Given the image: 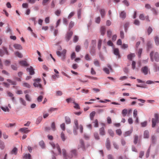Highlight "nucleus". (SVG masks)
Wrapping results in <instances>:
<instances>
[{
	"label": "nucleus",
	"instance_id": "e433bc0d",
	"mask_svg": "<svg viewBox=\"0 0 159 159\" xmlns=\"http://www.w3.org/2000/svg\"><path fill=\"white\" fill-rule=\"evenodd\" d=\"M74 22L72 21H71L69 24L68 29L70 30L74 26Z\"/></svg>",
	"mask_w": 159,
	"mask_h": 159
},
{
	"label": "nucleus",
	"instance_id": "338daca9",
	"mask_svg": "<svg viewBox=\"0 0 159 159\" xmlns=\"http://www.w3.org/2000/svg\"><path fill=\"white\" fill-rule=\"evenodd\" d=\"M112 34V31L110 30H108L107 31V37L110 38L111 35Z\"/></svg>",
	"mask_w": 159,
	"mask_h": 159
},
{
	"label": "nucleus",
	"instance_id": "f704fd0d",
	"mask_svg": "<svg viewBox=\"0 0 159 159\" xmlns=\"http://www.w3.org/2000/svg\"><path fill=\"white\" fill-rule=\"evenodd\" d=\"M95 114V112L94 111H93L91 112L90 114V118L91 120L93 119V117Z\"/></svg>",
	"mask_w": 159,
	"mask_h": 159
},
{
	"label": "nucleus",
	"instance_id": "cd10ccee",
	"mask_svg": "<svg viewBox=\"0 0 159 159\" xmlns=\"http://www.w3.org/2000/svg\"><path fill=\"white\" fill-rule=\"evenodd\" d=\"M14 54L16 56H17L19 58H21L23 57L22 55L18 51L15 52Z\"/></svg>",
	"mask_w": 159,
	"mask_h": 159
},
{
	"label": "nucleus",
	"instance_id": "2eb2a0df",
	"mask_svg": "<svg viewBox=\"0 0 159 159\" xmlns=\"http://www.w3.org/2000/svg\"><path fill=\"white\" fill-rule=\"evenodd\" d=\"M19 64L22 66H28L29 65L27 63V62L24 60H22L19 62Z\"/></svg>",
	"mask_w": 159,
	"mask_h": 159
},
{
	"label": "nucleus",
	"instance_id": "f03ea898",
	"mask_svg": "<svg viewBox=\"0 0 159 159\" xmlns=\"http://www.w3.org/2000/svg\"><path fill=\"white\" fill-rule=\"evenodd\" d=\"M49 144L51 146L52 148L54 149H56L58 152V153H56L55 154L54 151H52V152L54 154L57 155H60L61 154V151L60 147L59 145L57 143L55 144L52 142H49Z\"/></svg>",
	"mask_w": 159,
	"mask_h": 159
},
{
	"label": "nucleus",
	"instance_id": "0eeeda50",
	"mask_svg": "<svg viewBox=\"0 0 159 159\" xmlns=\"http://www.w3.org/2000/svg\"><path fill=\"white\" fill-rule=\"evenodd\" d=\"M5 54L8 55H9V53L7 48L3 47L2 49H0V56L2 57Z\"/></svg>",
	"mask_w": 159,
	"mask_h": 159
},
{
	"label": "nucleus",
	"instance_id": "f3484780",
	"mask_svg": "<svg viewBox=\"0 0 159 159\" xmlns=\"http://www.w3.org/2000/svg\"><path fill=\"white\" fill-rule=\"evenodd\" d=\"M106 146L107 148L109 150L110 149L111 146L110 144V142L109 138H107L106 141Z\"/></svg>",
	"mask_w": 159,
	"mask_h": 159
},
{
	"label": "nucleus",
	"instance_id": "13d9d810",
	"mask_svg": "<svg viewBox=\"0 0 159 159\" xmlns=\"http://www.w3.org/2000/svg\"><path fill=\"white\" fill-rule=\"evenodd\" d=\"M65 121L67 124H70V119L68 117H66Z\"/></svg>",
	"mask_w": 159,
	"mask_h": 159
},
{
	"label": "nucleus",
	"instance_id": "9b49d317",
	"mask_svg": "<svg viewBox=\"0 0 159 159\" xmlns=\"http://www.w3.org/2000/svg\"><path fill=\"white\" fill-rule=\"evenodd\" d=\"M19 131L22 133H27L30 131V130L28 129L27 128H22L19 129Z\"/></svg>",
	"mask_w": 159,
	"mask_h": 159
},
{
	"label": "nucleus",
	"instance_id": "a18cd8bd",
	"mask_svg": "<svg viewBox=\"0 0 159 159\" xmlns=\"http://www.w3.org/2000/svg\"><path fill=\"white\" fill-rule=\"evenodd\" d=\"M128 111L127 109H123L122 112V114L123 115V116L124 117H125L126 116V115L127 114V113Z\"/></svg>",
	"mask_w": 159,
	"mask_h": 159
},
{
	"label": "nucleus",
	"instance_id": "393cba45",
	"mask_svg": "<svg viewBox=\"0 0 159 159\" xmlns=\"http://www.w3.org/2000/svg\"><path fill=\"white\" fill-rule=\"evenodd\" d=\"M135 56V55L134 53H131L127 56V58L129 60L131 61L132 60V58Z\"/></svg>",
	"mask_w": 159,
	"mask_h": 159
},
{
	"label": "nucleus",
	"instance_id": "7ed1b4c3",
	"mask_svg": "<svg viewBox=\"0 0 159 159\" xmlns=\"http://www.w3.org/2000/svg\"><path fill=\"white\" fill-rule=\"evenodd\" d=\"M150 59L152 61H153L154 59L156 61H159V54L157 52H155L154 53L153 52H152L150 53Z\"/></svg>",
	"mask_w": 159,
	"mask_h": 159
},
{
	"label": "nucleus",
	"instance_id": "aec40b11",
	"mask_svg": "<svg viewBox=\"0 0 159 159\" xmlns=\"http://www.w3.org/2000/svg\"><path fill=\"white\" fill-rule=\"evenodd\" d=\"M17 153V149L16 148H14L13 149L10 151V154H14L16 155Z\"/></svg>",
	"mask_w": 159,
	"mask_h": 159
},
{
	"label": "nucleus",
	"instance_id": "9d476101",
	"mask_svg": "<svg viewBox=\"0 0 159 159\" xmlns=\"http://www.w3.org/2000/svg\"><path fill=\"white\" fill-rule=\"evenodd\" d=\"M113 49L114 54L116 56H117L118 58H120V56L119 54V49L117 48H113Z\"/></svg>",
	"mask_w": 159,
	"mask_h": 159
},
{
	"label": "nucleus",
	"instance_id": "6ab92c4d",
	"mask_svg": "<svg viewBox=\"0 0 159 159\" xmlns=\"http://www.w3.org/2000/svg\"><path fill=\"white\" fill-rule=\"evenodd\" d=\"M100 31L101 34L103 36L105 34L106 31L105 27L104 26H102L101 27L100 29Z\"/></svg>",
	"mask_w": 159,
	"mask_h": 159
},
{
	"label": "nucleus",
	"instance_id": "49530a36",
	"mask_svg": "<svg viewBox=\"0 0 159 159\" xmlns=\"http://www.w3.org/2000/svg\"><path fill=\"white\" fill-rule=\"evenodd\" d=\"M151 11H152L153 14L155 15H157L158 14V11L155 9L154 8H152L151 9Z\"/></svg>",
	"mask_w": 159,
	"mask_h": 159
},
{
	"label": "nucleus",
	"instance_id": "bf43d9fd",
	"mask_svg": "<svg viewBox=\"0 0 159 159\" xmlns=\"http://www.w3.org/2000/svg\"><path fill=\"white\" fill-rule=\"evenodd\" d=\"M94 65L97 66H99L100 64L99 63L98 61L97 60H95L94 61Z\"/></svg>",
	"mask_w": 159,
	"mask_h": 159
},
{
	"label": "nucleus",
	"instance_id": "e2e57ef3",
	"mask_svg": "<svg viewBox=\"0 0 159 159\" xmlns=\"http://www.w3.org/2000/svg\"><path fill=\"white\" fill-rule=\"evenodd\" d=\"M11 63L10 61L9 60H6L4 62L5 65L6 66H9Z\"/></svg>",
	"mask_w": 159,
	"mask_h": 159
},
{
	"label": "nucleus",
	"instance_id": "473e14b6",
	"mask_svg": "<svg viewBox=\"0 0 159 159\" xmlns=\"http://www.w3.org/2000/svg\"><path fill=\"white\" fill-rule=\"evenodd\" d=\"M34 86L35 87H38L39 88H42V85L41 84H39V82H35L33 84Z\"/></svg>",
	"mask_w": 159,
	"mask_h": 159
},
{
	"label": "nucleus",
	"instance_id": "37998d69",
	"mask_svg": "<svg viewBox=\"0 0 159 159\" xmlns=\"http://www.w3.org/2000/svg\"><path fill=\"white\" fill-rule=\"evenodd\" d=\"M11 67L13 70H16L17 69V67L16 64L11 65Z\"/></svg>",
	"mask_w": 159,
	"mask_h": 159
},
{
	"label": "nucleus",
	"instance_id": "1a4fd4ad",
	"mask_svg": "<svg viewBox=\"0 0 159 159\" xmlns=\"http://www.w3.org/2000/svg\"><path fill=\"white\" fill-rule=\"evenodd\" d=\"M73 34V32L70 31L68 32L66 35V40L67 41H68L70 39L71 36Z\"/></svg>",
	"mask_w": 159,
	"mask_h": 159
},
{
	"label": "nucleus",
	"instance_id": "c03bdc74",
	"mask_svg": "<svg viewBox=\"0 0 159 159\" xmlns=\"http://www.w3.org/2000/svg\"><path fill=\"white\" fill-rule=\"evenodd\" d=\"M102 43V40L101 39H100L98 41V48L99 50H100L101 48V45Z\"/></svg>",
	"mask_w": 159,
	"mask_h": 159
},
{
	"label": "nucleus",
	"instance_id": "69168bd1",
	"mask_svg": "<svg viewBox=\"0 0 159 159\" xmlns=\"http://www.w3.org/2000/svg\"><path fill=\"white\" fill-rule=\"evenodd\" d=\"M94 124V126L95 127H98V120L97 119H96L95 121L93 122Z\"/></svg>",
	"mask_w": 159,
	"mask_h": 159
},
{
	"label": "nucleus",
	"instance_id": "6e6552de",
	"mask_svg": "<svg viewBox=\"0 0 159 159\" xmlns=\"http://www.w3.org/2000/svg\"><path fill=\"white\" fill-rule=\"evenodd\" d=\"M78 149L81 148L82 150L83 151H84L85 149V146L84 145V142L83 140H80V144L78 146Z\"/></svg>",
	"mask_w": 159,
	"mask_h": 159
},
{
	"label": "nucleus",
	"instance_id": "72a5a7b5",
	"mask_svg": "<svg viewBox=\"0 0 159 159\" xmlns=\"http://www.w3.org/2000/svg\"><path fill=\"white\" fill-rule=\"evenodd\" d=\"M19 100L21 104L25 106L26 105V102L23 98H20Z\"/></svg>",
	"mask_w": 159,
	"mask_h": 159
},
{
	"label": "nucleus",
	"instance_id": "774afa93",
	"mask_svg": "<svg viewBox=\"0 0 159 159\" xmlns=\"http://www.w3.org/2000/svg\"><path fill=\"white\" fill-rule=\"evenodd\" d=\"M122 3L126 6H128L129 5V2L126 0H124L122 1Z\"/></svg>",
	"mask_w": 159,
	"mask_h": 159
},
{
	"label": "nucleus",
	"instance_id": "052dcab7",
	"mask_svg": "<svg viewBox=\"0 0 159 159\" xmlns=\"http://www.w3.org/2000/svg\"><path fill=\"white\" fill-rule=\"evenodd\" d=\"M101 20V18L99 16L95 18V22L97 24H99Z\"/></svg>",
	"mask_w": 159,
	"mask_h": 159
},
{
	"label": "nucleus",
	"instance_id": "3c124183",
	"mask_svg": "<svg viewBox=\"0 0 159 159\" xmlns=\"http://www.w3.org/2000/svg\"><path fill=\"white\" fill-rule=\"evenodd\" d=\"M81 9H79L77 11L78 17L79 19L81 18Z\"/></svg>",
	"mask_w": 159,
	"mask_h": 159
},
{
	"label": "nucleus",
	"instance_id": "20e7f679",
	"mask_svg": "<svg viewBox=\"0 0 159 159\" xmlns=\"http://www.w3.org/2000/svg\"><path fill=\"white\" fill-rule=\"evenodd\" d=\"M152 127L154 128L156 124L159 123V114L156 113L154 114V118L152 119Z\"/></svg>",
	"mask_w": 159,
	"mask_h": 159
},
{
	"label": "nucleus",
	"instance_id": "a19ab883",
	"mask_svg": "<svg viewBox=\"0 0 159 159\" xmlns=\"http://www.w3.org/2000/svg\"><path fill=\"white\" fill-rule=\"evenodd\" d=\"M5 147L4 143L0 140V148L1 149H3Z\"/></svg>",
	"mask_w": 159,
	"mask_h": 159
},
{
	"label": "nucleus",
	"instance_id": "bb28decb",
	"mask_svg": "<svg viewBox=\"0 0 159 159\" xmlns=\"http://www.w3.org/2000/svg\"><path fill=\"white\" fill-rule=\"evenodd\" d=\"M61 138L63 141H64L66 139V137L65 136L64 133L62 132L61 134Z\"/></svg>",
	"mask_w": 159,
	"mask_h": 159
},
{
	"label": "nucleus",
	"instance_id": "c756f323",
	"mask_svg": "<svg viewBox=\"0 0 159 159\" xmlns=\"http://www.w3.org/2000/svg\"><path fill=\"white\" fill-rule=\"evenodd\" d=\"M39 144L42 148L43 149L45 148V145L43 141L42 140L40 141Z\"/></svg>",
	"mask_w": 159,
	"mask_h": 159
},
{
	"label": "nucleus",
	"instance_id": "b1692460",
	"mask_svg": "<svg viewBox=\"0 0 159 159\" xmlns=\"http://www.w3.org/2000/svg\"><path fill=\"white\" fill-rule=\"evenodd\" d=\"M75 101V99L72 98H69L66 99V101L68 103H69L70 102L73 103V101Z\"/></svg>",
	"mask_w": 159,
	"mask_h": 159
},
{
	"label": "nucleus",
	"instance_id": "0e129e2a",
	"mask_svg": "<svg viewBox=\"0 0 159 159\" xmlns=\"http://www.w3.org/2000/svg\"><path fill=\"white\" fill-rule=\"evenodd\" d=\"M85 59L87 61H90L91 60L90 56L88 54H87L85 55Z\"/></svg>",
	"mask_w": 159,
	"mask_h": 159
},
{
	"label": "nucleus",
	"instance_id": "6e6d98bb",
	"mask_svg": "<svg viewBox=\"0 0 159 159\" xmlns=\"http://www.w3.org/2000/svg\"><path fill=\"white\" fill-rule=\"evenodd\" d=\"M147 45L148 50H149L150 49L152 48V43L150 42H148V43Z\"/></svg>",
	"mask_w": 159,
	"mask_h": 159
},
{
	"label": "nucleus",
	"instance_id": "de8ad7c7",
	"mask_svg": "<svg viewBox=\"0 0 159 159\" xmlns=\"http://www.w3.org/2000/svg\"><path fill=\"white\" fill-rule=\"evenodd\" d=\"M79 40V37L78 36L75 35L74 36L73 38V41L74 43H76Z\"/></svg>",
	"mask_w": 159,
	"mask_h": 159
},
{
	"label": "nucleus",
	"instance_id": "8fccbe9b",
	"mask_svg": "<svg viewBox=\"0 0 159 159\" xmlns=\"http://www.w3.org/2000/svg\"><path fill=\"white\" fill-rule=\"evenodd\" d=\"M62 20H63V24L64 25H67L68 24V20L67 19H66L65 18H63Z\"/></svg>",
	"mask_w": 159,
	"mask_h": 159
},
{
	"label": "nucleus",
	"instance_id": "a878e982",
	"mask_svg": "<svg viewBox=\"0 0 159 159\" xmlns=\"http://www.w3.org/2000/svg\"><path fill=\"white\" fill-rule=\"evenodd\" d=\"M100 134L102 136L105 134V131L103 127L99 129Z\"/></svg>",
	"mask_w": 159,
	"mask_h": 159
},
{
	"label": "nucleus",
	"instance_id": "864d4df0",
	"mask_svg": "<svg viewBox=\"0 0 159 159\" xmlns=\"http://www.w3.org/2000/svg\"><path fill=\"white\" fill-rule=\"evenodd\" d=\"M25 98L27 101L29 102L31 101V98L30 96L28 94H26V95H25Z\"/></svg>",
	"mask_w": 159,
	"mask_h": 159
},
{
	"label": "nucleus",
	"instance_id": "f257e3e1",
	"mask_svg": "<svg viewBox=\"0 0 159 159\" xmlns=\"http://www.w3.org/2000/svg\"><path fill=\"white\" fill-rule=\"evenodd\" d=\"M62 150V154L64 159H67V157L71 158L73 157H76L77 155V152L76 150L72 149L70 151V153L67 155L66 150L63 149Z\"/></svg>",
	"mask_w": 159,
	"mask_h": 159
},
{
	"label": "nucleus",
	"instance_id": "4d7b16f0",
	"mask_svg": "<svg viewBox=\"0 0 159 159\" xmlns=\"http://www.w3.org/2000/svg\"><path fill=\"white\" fill-rule=\"evenodd\" d=\"M56 94L57 96H61L62 95L63 93L61 91H57L56 92Z\"/></svg>",
	"mask_w": 159,
	"mask_h": 159
},
{
	"label": "nucleus",
	"instance_id": "f8f14e48",
	"mask_svg": "<svg viewBox=\"0 0 159 159\" xmlns=\"http://www.w3.org/2000/svg\"><path fill=\"white\" fill-rule=\"evenodd\" d=\"M26 70L27 71L29 72L30 74V75H33L34 74V69L31 66H30L29 68H27Z\"/></svg>",
	"mask_w": 159,
	"mask_h": 159
},
{
	"label": "nucleus",
	"instance_id": "423d86ee",
	"mask_svg": "<svg viewBox=\"0 0 159 159\" xmlns=\"http://www.w3.org/2000/svg\"><path fill=\"white\" fill-rule=\"evenodd\" d=\"M141 72L144 75H147L148 74H150V71L149 68L147 66L143 67L141 69Z\"/></svg>",
	"mask_w": 159,
	"mask_h": 159
},
{
	"label": "nucleus",
	"instance_id": "5fc2aeb1",
	"mask_svg": "<svg viewBox=\"0 0 159 159\" xmlns=\"http://www.w3.org/2000/svg\"><path fill=\"white\" fill-rule=\"evenodd\" d=\"M7 81L10 83H11V84L13 85H16V83L15 81H13L10 79H8L7 80Z\"/></svg>",
	"mask_w": 159,
	"mask_h": 159
},
{
	"label": "nucleus",
	"instance_id": "39448f33",
	"mask_svg": "<svg viewBox=\"0 0 159 159\" xmlns=\"http://www.w3.org/2000/svg\"><path fill=\"white\" fill-rule=\"evenodd\" d=\"M66 49H64L61 53L59 51H57L56 52V53L58 56L61 57V59L63 61H64L66 58Z\"/></svg>",
	"mask_w": 159,
	"mask_h": 159
},
{
	"label": "nucleus",
	"instance_id": "5701e85b",
	"mask_svg": "<svg viewBox=\"0 0 159 159\" xmlns=\"http://www.w3.org/2000/svg\"><path fill=\"white\" fill-rule=\"evenodd\" d=\"M1 108L4 111V112H9L10 109L8 107L6 106H5L4 107H1Z\"/></svg>",
	"mask_w": 159,
	"mask_h": 159
},
{
	"label": "nucleus",
	"instance_id": "680f3d73",
	"mask_svg": "<svg viewBox=\"0 0 159 159\" xmlns=\"http://www.w3.org/2000/svg\"><path fill=\"white\" fill-rule=\"evenodd\" d=\"M60 127L61 129L63 131H65V125L64 123H63L60 125Z\"/></svg>",
	"mask_w": 159,
	"mask_h": 159
},
{
	"label": "nucleus",
	"instance_id": "ea45409f",
	"mask_svg": "<svg viewBox=\"0 0 159 159\" xmlns=\"http://www.w3.org/2000/svg\"><path fill=\"white\" fill-rule=\"evenodd\" d=\"M22 85L24 87H26L28 88H30V85L28 83L26 82H23L22 84Z\"/></svg>",
	"mask_w": 159,
	"mask_h": 159
},
{
	"label": "nucleus",
	"instance_id": "79ce46f5",
	"mask_svg": "<svg viewBox=\"0 0 159 159\" xmlns=\"http://www.w3.org/2000/svg\"><path fill=\"white\" fill-rule=\"evenodd\" d=\"M51 128L53 131H55L56 130L55 123L54 122H52L51 125Z\"/></svg>",
	"mask_w": 159,
	"mask_h": 159
},
{
	"label": "nucleus",
	"instance_id": "a211bd4d",
	"mask_svg": "<svg viewBox=\"0 0 159 159\" xmlns=\"http://www.w3.org/2000/svg\"><path fill=\"white\" fill-rule=\"evenodd\" d=\"M13 47L16 49L21 50L22 49V47L21 45L18 44H15Z\"/></svg>",
	"mask_w": 159,
	"mask_h": 159
},
{
	"label": "nucleus",
	"instance_id": "dca6fc26",
	"mask_svg": "<svg viewBox=\"0 0 159 159\" xmlns=\"http://www.w3.org/2000/svg\"><path fill=\"white\" fill-rule=\"evenodd\" d=\"M133 132V129H131L125 132L123 134L124 137H126L128 136H129Z\"/></svg>",
	"mask_w": 159,
	"mask_h": 159
},
{
	"label": "nucleus",
	"instance_id": "c85d7f7f",
	"mask_svg": "<svg viewBox=\"0 0 159 159\" xmlns=\"http://www.w3.org/2000/svg\"><path fill=\"white\" fill-rule=\"evenodd\" d=\"M100 13L102 17H103L105 15V11L104 9H101L100 11Z\"/></svg>",
	"mask_w": 159,
	"mask_h": 159
},
{
	"label": "nucleus",
	"instance_id": "7c9ffc66",
	"mask_svg": "<svg viewBox=\"0 0 159 159\" xmlns=\"http://www.w3.org/2000/svg\"><path fill=\"white\" fill-rule=\"evenodd\" d=\"M154 41L156 45L158 46L159 45V38L158 36H156L155 37Z\"/></svg>",
	"mask_w": 159,
	"mask_h": 159
},
{
	"label": "nucleus",
	"instance_id": "2f4dec72",
	"mask_svg": "<svg viewBox=\"0 0 159 159\" xmlns=\"http://www.w3.org/2000/svg\"><path fill=\"white\" fill-rule=\"evenodd\" d=\"M23 158L25 159H31V155L29 153L24 154Z\"/></svg>",
	"mask_w": 159,
	"mask_h": 159
},
{
	"label": "nucleus",
	"instance_id": "4be33fe9",
	"mask_svg": "<svg viewBox=\"0 0 159 159\" xmlns=\"http://www.w3.org/2000/svg\"><path fill=\"white\" fill-rule=\"evenodd\" d=\"M149 137V132L148 130H146L144 131L143 134L144 138L148 139Z\"/></svg>",
	"mask_w": 159,
	"mask_h": 159
},
{
	"label": "nucleus",
	"instance_id": "ddd939ff",
	"mask_svg": "<svg viewBox=\"0 0 159 159\" xmlns=\"http://www.w3.org/2000/svg\"><path fill=\"white\" fill-rule=\"evenodd\" d=\"M139 18L140 19L142 20H144L146 19V20L149 21V20L148 19V16H147L144 17V15L143 14H141L139 16Z\"/></svg>",
	"mask_w": 159,
	"mask_h": 159
},
{
	"label": "nucleus",
	"instance_id": "4c0bfd02",
	"mask_svg": "<svg viewBox=\"0 0 159 159\" xmlns=\"http://www.w3.org/2000/svg\"><path fill=\"white\" fill-rule=\"evenodd\" d=\"M57 109L56 108L51 107L49 109L48 111V112L50 113H52L53 111H57Z\"/></svg>",
	"mask_w": 159,
	"mask_h": 159
},
{
	"label": "nucleus",
	"instance_id": "c9c22d12",
	"mask_svg": "<svg viewBox=\"0 0 159 159\" xmlns=\"http://www.w3.org/2000/svg\"><path fill=\"white\" fill-rule=\"evenodd\" d=\"M73 103L74 104V107L77 109H80V107L79 104L75 102V101H73Z\"/></svg>",
	"mask_w": 159,
	"mask_h": 159
},
{
	"label": "nucleus",
	"instance_id": "09e8293b",
	"mask_svg": "<svg viewBox=\"0 0 159 159\" xmlns=\"http://www.w3.org/2000/svg\"><path fill=\"white\" fill-rule=\"evenodd\" d=\"M42 116H39V117H38V118L37 119L36 121V123L37 124H39L42 120Z\"/></svg>",
	"mask_w": 159,
	"mask_h": 159
},
{
	"label": "nucleus",
	"instance_id": "412c9836",
	"mask_svg": "<svg viewBox=\"0 0 159 159\" xmlns=\"http://www.w3.org/2000/svg\"><path fill=\"white\" fill-rule=\"evenodd\" d=\"M120 16L121 18L123 19H125L126 16V12L124 11H122L120 14Z\"/></svg>",
	"mask_w": 159,
	"mask_h": 159
},
{
	"label": "nucleus",
	"instance_id": "603ef678",
	"mask_svg": "<svg viewBox=\"0 0 159 159\" xmlns=\"http://www.w3.org/2000/svg\"><path fill=\"white\" fill-rule=\"evenodd\" d=\"M61 12V11L60 10H57L55 11V13L57 16H59L60 15Z\"/></svg>",
	"mask_w": 159,
	"mask_h": 159
},
{
	"label": "nucleus",
	"instance_id": "58836bf2",
	"mask_svg": "<svg viewBox=\"0 0 159 159\" xmlns=\"http://www.w3.org/2000/svg\"><path fill=\"white\" fill-rule=\"evenodd\" d=\"M74 123L75 125L74 126V128H75L76 129H79L78 123L77 120H74Z\"/></svg>",
	"mask_w": 159,
	"mask_h": 159
},
{
	"label": "nucleus",
	"instance_id": "4468645a",
	"mask_svg": "<svg viewBox=\"0 0 159 159\" xmlns=\"http://www.w3.org/2000/svg\"><path fill=\"white\" fill-rule=\"evenodd\" d=\"M7 93L8 96L11 97V99L12 101L14 102L15 100V99L14 97V95L12 93L9 91L7 92Z\"/></svg>",
	"mask_w": 159,
	"mask_h": 159
}]
</instances>
